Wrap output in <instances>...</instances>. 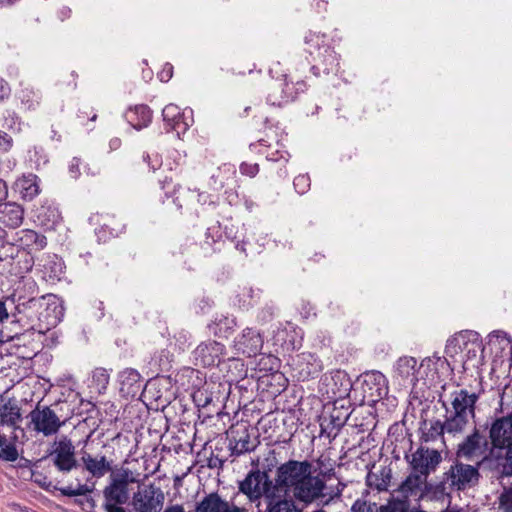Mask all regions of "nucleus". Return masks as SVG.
I'll return each mask as SVG.
<instances>
[{
  "label": "nucleus",
  "instance_id": "aec40b11",
  "mask_svg": "<svg viewBox=\"0 0 512 512\" xmlns=\"http://www.w3.org/2000/svg\"><path fill=\"white\" fill-rule=\"evenodd\" d=\"M14 189L22 199L32 200L40 193L39 178L35 174H27L18 178Z\"/></svg>",
  "mask_w": 512,
  "mask_h": 512
},
{
  "label": "nucleus",
  "instance_id": "423d86ee",
  "mask_svg": "<svg viewBox=\"0 0 512 512\" xmlns=\"http://www.w3.org/2000/svg\"><path fill=\"white\" fill-rule=\"evenodd\" d=\"M164 501L163 491L152 484L140 488L133 496V506L137 512H159Z\"/></svg>",
  "mask_w": 512,
  "mask_h": 512
},
{
  "label": "nucleus",
  "instance_id": "39448f33",
  "mask_svg": "<svg viewBox=\"0 0 512 512\" xmlns=\"http://www.w3.org/2000/svg\"><path fill=\"white\" fill-rule=\"evenodd\" d=\"M406 460L414 472H417L426 478L436 470L442 461L441 453L435 449L419 447L414 452L406 455Z\"/></svg>",
  "mask_w": 512,
  "mask_h": 512
},
{
  "label": "nucleus",
  "instance_id": "864d4df0",
  "mask_svg": "<svg viewBox=\"0 0 512 512\" xmlns=\"http://www.w3.org/2000/svg\"><path fill=\"white\" fill-rule=\"evenodd\" d=\"M122 505L123 504H103V508L106 512H126Z\"/></svg>",
  "mask_w": 512,
  "mask_h": 512
},
{
  "label": "nucleus",
  "instance_id": "f8f14e48",
  "mask_svg": "<svg viewBox=\"0 0 512 512\" xmlns=\"http://www.w3.org/2000/svg\"><path fill=\"white\" fill-rule=\"evenodd\" d=\"M224 353V345L213 340L199 344L193 352L196 364L209 367L218 364Z\"/></svg>",
  "mask_w": 512,
  "mask_h": 512
},
{
  "label": "nucleus",
  "instance_id": "bb28decb",
  "mask_svg": "<svg viewBox=\"0 0 512 512\" xmlns=\"http://www.w3.org/2000/svg\"><path fill=\"white\" fill-rule=\"evenodd\" d=\"M446 364L447 360L438 354L424 358L419 365V370L422 372L421 379L428 377L433 378V376L437 374L440 369H443Z\"/></svg>",
  "mask_w": 512,
  "mask_h": 512
},
{
  "label": "nucleus",
  "instance_id": "6ab92c4d",
  "mask_svg": "<svg viewBox=\"0 0 512 512\" xmlns=\"http://www.w3.org/2000/svg\"><path fill=\"white\" fill-rule=\"evenodd\" d=\"M478 396L466 390H460L453 394L452 409L449 412L474 417L475 403Z\"/></svg>",
  "mask_w": 512,
  "mask_h": 512
},
{
  "label": "nucleus",
  "instance_id": "79ce46f5",
  "mask_svg": "<svg viewBox=\"0 0 512 512\" xmlns=\"http://www.w3.org/2000/svg\"><path fill=\"white\" fill-rule=\"evenodd\" d=\"M18 458V451L14 445H5L2 446L0 451V459L13 462Z\"/></svg>",
  "mask_w": 512,
  "mask_h": 512
},
{
  "label": "nucleus",
  "instance_id": "cd10ccee",
  "mask_svg": "<svg viewBox=\"0 0 512 512\" xmlns=\"http://www.w3.org/2000/svg\"><path fill=\"white\" fill-rule=\"evenodd\" d=\"M472 418L473 417L449 412V410H447V417L444 422L446 433L452 435L462 433L466 429L470 419Z\"/></svg>",
  "mask_w": 512,
  "mask_h": 512
},
{
  "label": "nucleus",
  "instance_id": "7c9ffc66",
  "mask_svg": "<svg viewBox=\"0 0 512 512\" xmlns=\"http://www.w3.org/2000/svg\"><path fill=\"white\" fill-rule=\"evenodd\" d=\"M110 481L121 487L128 488L129 484L137 483L139 481V474L128 468L121 467L112 471Z\"/></svg>",
  "mask_w": 512,
  "mask_h": 512
},
{
  "label": "nucleus",
  "instance_id": "dca6fc26",
  "mask_svg": "<svg viewBox=\"0 0 512 512\" xmlns=\"http://www.w3.org/2000/svg\"><path fill=\"white\" fill-rule=\"evenodd\" d=\"M398 492L406 499L409 497L421 499L428 492L427 478L411 470V473L399 486Z\"/></svg>",
  "mask_w": 512,
  "mask_h": 512
},
{
  "label": "nucleus",
  "instance_id": "603ef678",
  "mask_svg": "<svg viewBox=\"0 0 512 512\" xmlns=\"http://www.w3.org/2000/svg\"><path fill=\"white\" fill-rule=\"evenodd\" d=\"M80 160L74 158L69 166V172L73 178H76L79 174Z\"/></svg>",
  "mask_w": 512,
  "mask_h": 512
},
{
  "label": "nucleus",
  "instance_id": "412c9836",
  "mask_svg": "<svg viewBox=\"0 0 512 512\" xmlns=\"http://www.w3.org/2000/svg\"><path fill=\"white\" fill-rule=\"evenodd\" d=\"M64 316V308L55 296L49 297L46 309L40 314V319L46 323V329L55 327Z\"/></svg>",
  "mask_w": 512,
  "mask_h": 512
},
{
  "label": "nucleus",
  "instance_id": "13d9d810",
  "mask_svg": "<svg viewBox=\"0 0 512 512\" xmlns=\"http://www.w3.org/2000/svg\"><path fill=\"white\" fill-rule=\"evenodd\" d=\"M111 147L117 148L120 145L119 139H114L110 142Z\"/></svg>",
  "mask_w": 512,
  "mask_h": 512
},
{
  "label": "nucleus",
  "instance_id": "2eb2a0df",
  "mask_svg": "<svg viewBox=\"0 0 512 512\" xmlns=\"http://www.w3.org/2000/svg\"><path fill=\"white\" fill-rule=\"evenodd\" d=\"M478 334L473 331H462L448 339L445 353L450 358H454L456 361H460L466 353L470 343H473Z\"/></svg>",
  "mask_w": 512,
  "mask_h": 512
},
{
  "label": "nucleus",
  "instance_id": "f3484780",
  "mask_svg": "<svg viewBox=\"0 0 512 512\" xmlns=\"http://www.w3.org/2000/svg\"><path fill=\"white\" fill-rule=\"evenodd\" d=\"M195 512H247V510L221 498L217 493H210L198 503Z\"/></svg>",
  "mask_w": 512,
  "mask_h": 512
},
{
  "label": "nucleus",
  "instance_id": "5fc2aeb1",
  "mask_svg": "<svg viewBox=\"0 0 512 512\" xmlns=\"http://www.w3.org/2000/svg\"><path fill=\"white\" fill-rule=\"evenodd\" d=\"M8 189L6 183L0 179V201H3L7 198Z\"/></svg>",
  "mask_w": 512,
  "mask_h": 512
},
{
  "label": "nucleus",
  "instance_id": "09e8293b",
  "mask_svg": "<svg viewBox=\"0 0 512 512\" xmlns=\"http://www.w3.org/2000/svg\"><path fill=\"white\" fill-rule=\"evenodd\" d=\"M173 75V67L167 63L163 66L162 70L158 73L161 82H168Z\"/></svg>",
  "mask_w": 512,
  "mask_h": 512
},
{
  "label": "nucleus",
  "instance_id": "de8ad7c7",
  "mask_svg": "<svg viewBox=\"0 0 512 512\" xmlns=\"http://www.w3.org/2000/svg\"><path fill=\"white\" fill-rule=\"evenodd\" d=\"M351 510L352 512H373L371 506L363 499H357Z\"/></svg>",
  "mask_w": 512,
  "mask_h": 512
},
{
  "label": "nucleus",
  "instance_id": "f704fd0d",
  "mask_svg": "<svg viewBox=\"0 0 512 512\" xmlns=\"http://www.w3.org/2000/svg\"><path fill=\"white\" fill-rule=\"evenodd\" d=\"M408 499L392 497L385 505L380 507V512H408Z\"/></svg>",
  "mask_w": 512,
  "mask_h": 512
},
{
  "label": "nucleus",
  "instance_id": "49530a36",
  "mask_svg": "<svg viewBox=\"0 0 512 512\" xmlns=\"http://www.w3.org/2000/svg\"><path fill=\"white\" fill-rule=\"evenodd\" d=\"M240 171L244 175L254 177L258 173L259 167L256 163H242L240 166Z\"/></svg>",
  "mask_w": 512,
  "mask_h": 512
},
{
  "label": "nucleus",
  "instance_id": "680f3d73",
  "mask_svg": "<svg viewBox=\"0 0 512 512\" xmlns=\"http://www.w3.org/2000/svg\"><path fill=\"white\" fill-rule=\"evenodd\" d=\"M310 41H312V39L307 36L306 37V42L309 43Z\"/></svg>",
  "mask_w": 512,
  "mask_h": 512
},
{
  "label": "nucleus",
  "instance_id": "473e14b6",
  "mask_svg": "<svg viewBox=\"0 0 512 512\" xmlns=\"http://www.w3.org/2000/svg\"><path fill=\"white\" fill-rule=\"evenodd\" d=\"M268 512H300L294 502L287 497L268 501Z\"/></svg>",
  "mask_w": 512,
  "mask_h": 512
},
{
  "label": "nucleus",
  "instance_id": "f257e3e1",
  "mask_svg": "<svg viewBox=\"0 0 512 512\" xmlns=\"http://www.w3.org/2000/svg\"><path fill=\"white\" fill-rule=\"evenodd\" d=\"M275 486L278 497H288L292 491L300 501L311 503L322 496L324 482L311 476V464L308 461L290 460L277 468Z\"/></svg>",
  "mask_w": 512,
  "mask_h": 512
},
{
  "label": "nucleus",
  "instance_id": "a878e982",
  "mask_svg": "<svg viewBox=\"0 0 512 512\" xmlns=\"http://www.w3.org/2000/svg\"><path fill=\"white\" fill-rule=\"evenodd\" d=\"M103 497V504H125L129 499V491L128 488L110 481L109 485L103 490Z\"/></svg>",
  "mask_w": 512,
  "mask_h": 512
},
{
  "label": "nucleus",
  "instance_id": "5701e85b",
  "mask_svg": "<svg viewBox=\"0 0 512 512\" xmlns=\"http://www.w3.org/2000/svg\"><path fill=\"white\" fill-rule=\"evenodd\" d=\"M23 209L16 203H4L0 205V221L11 228H16L22 224Z\"/></svg>",
  "mask_w": 512,
  "mask_h": 512
},
{
  "label": "nucleus",
  "instance_id": "0eeeda50",
  "mask_svg": "<svg viewBox=\"0 0 512 512\" xmlns=\"http://www.w3.org/2000/svg\"><path fill=\"white\" fill-rule=\"evenodd\" d=\"M30 418L34 430L45 436L56 434L64 424V421H61L56 413L49 407H37L31 411Z\"/></svg>",
  "mask_w": 512,
  "mask_h": 512
},
{
  "label": "nucleus",
  "instance_id": "20e7f679",
  "mask_svg": "<svg viewBox=\"0 0 512 512\" xmlns=\"http://www.w3.org/2000/svg\"><path fill=\"white\" fill-rule=\"evenodd\" d=\"M457 455L474 462L495 461L490 456V443L478 430H475L459 444Z\"/></svg>",
  "mask_w": 512,
  "mask_h": 512
},
{
  "label": "nucleus",
  "instance_id": "c756f323",
  "mask_svg": "<svg viewBox=\"0 0 512 512\" xmlns=\"http://www.w3.org/2000/svg\"><path fill=\"white\" fill-rule=\"evenodd\" d=\"M256 446L257 441L255 438L251 437L247 428H243L241 431H237V438L235 439V444L233 447V451L236 454L250 452L254 450Z\"/></svg>",
  "mask_w": 512,
  "mask_h": 512
},
{
  "label": "nucleus",
  "instance_id": "6e6d98bb",
  "mask_svg": "<svg viewBox=\"0 0 512 512\" xmlns=\"http://www.w3.org/2000/svg\"><path fill=\"white\" fill-rule=\"evenodd\" d=\"M8 317L9 313L6 309L5 303L0 301V322L5 321L6 319H8Z\"/></svg>",
  "mask_w": 512,
  "mask_h": 512
},
{
  "label": "nucleus",
  "instance_id": "2f4dec72",
  "mask_svg": "<svg viewBox=\"0 0 512 512\" xmlns=\"http://www.w3.org/2000/svg\"><path fill=\"white\" fill-rule=\"evenodd\" d=\"M391 481L390 470L383 469L380 473H368L366 483L369 487L378 491H386Z\"/></svg>",
  "mask_w": 512,
  "mask_h": 512
},
{
  "label": "nucleus",
  "instance_id": "8fccbe9b",
  "mask_svg": "<svg viewBox=\"0 0 512 512\" xmlns=\"http://www.w3.org/2000/svg\"><path fill=\"white\" fill-rule=\"evenodd\" d=\"M10 95V87L6 81L0 79V101L4 100Z\"/></svg>",
  "mask_w": 512,
  "mask_h": 512
},
{
  "label": "nucleus",
  "instance_id": "ddd939ff",
  "mask_svg": "<svg viewBox=\"0 0 512 512\" xmlns=\"http://www.w3.org/2000/svg\"><path fill=\"white\" fill-rule=\"evenodd\" d=\"M263 346V339L259 332L252 328H246L236 337L234 348L238 354L248 357L257 355Z\"/></svg>",
  "mask_w": 512,
  "mask_h": 512
},
{
  "label": "nucleus",
  "instance_id": "4c0bfd02",
  "mask_svg": "<svg viewBox=\"0 0 512 512\" xmlns=\"http://www.w3.org/2000/svg\"><path fill=\"white\" fill-rule=\"evenodd\" d=\"M294 98H295V96L292 94L291 85L289 83H285V90H283V95L281 96V98L278 99V97H276V95L274 93H272L268 96V101L272 105L280 106L284 103L292 101Z\"/></svg>",
  "mask_w": 512,
  "mask_h": 512
},
{
  "label": "nucleus",
  "instance_id": "1a4fd4ad",
  "mask_svg": "<svg viewBox=\"0 0 512 512\" xmlns=\"http://www.w3.org/2000/svg\"><path fill=\"white\" fill-rule=\"evenodd\" d=\"M447 475L451 486L458 490H464L473 486L479 478V472L476 467L463 463L452 465Z\"/></svg>",
  "mask_w": 512,
  "mask_h": 512
},
{
  "label": "nucleus",
  "instance_id": "c85d7f7f",
  "mask_svg": "<svg viewBox=\"0 0 512 512\" xmlns=\"http://www.w3.org/2000/svg\"><path fill=\"white\" fill-rule=\"evenodd\" d=\"M511 342L512 340L510 336L506 332L501 330L491 332L487 338L488 347L492 351H495L496 353L502 352L506 349H510Z\"/></svg>",
  "mask_w": 512,
  "mask_h": 512
},
{
  "label": "nucleus",
  "instance_id": "bf43d9fd",
  "mask_svg": "<svg viewBox=\"0 0 512 512\" xmlns=\"http://www.w3.org/2000/svg\"><path fill=\"white\" fill-rule=\"evenodd\" d=\"M6 443V438L5 436H1L0 435V447L4 446V444Z\"/></svg>",
  "mask_w": 512,
  "mask_h": 512
},
{
  "label": "nucleus",
  "instance_id": "c9c22d12",
  "mask_svg": "<svg viewBox=\"0 0 512 512\" xmlns=\"http://www.w3.org/2000/svg\"><path fill=\"white\" fill-rule=\"evenodd\" d=\"M22 240H24L27 245H34L38 249H43L47 244L45 236L30 229L23 231Z\"/></svg>",
  "mask_w": 512,
  "mask_h": 512
},
{
  "label": "nucleus",
  "instance_id": "f03ea898",
  "mask_svg": "<svg viewBox=\"0 0 512 512\" xmlns=\"http://www.w3.org/2000/svg\"><path fill=\"white\" fill-rule=\"evenodd\" d=\"M239 491L251 502L259 501L262 497L268 501L279 499L275 483L266 472L260 470L250 471L245 479L239 482Z\"/></svg>",
  "mask_w": 512,
  "mask_h": 512
},
{
  "label": "nucleus",
  "instance_id": "58836bf2",
  "mask_svg": "<svg viewBox=\"0 0 512 512\" xmlns=\"http://www.w3.org/2000/svg\"><path fill=\"white\" fill-rule=\"evenodd\" d=\"M444 432H446L445 423H441L440 421L430 422L429 428H427V432H425V440H432L442 435Z\"/></svg>",
  "mask_w": 512,
  "mask_h": 512
},
{
  "label": "nucleus",
  "instance_id": "6e6552de",
  "mask_svg": "<svg viewBox=\"0 0 512 512\" xmlns=\"http://www.w3.org/2000/svg\"><path fill=\"white\" fill-rule=\"evenodd\" d=\"M191 109L180 110L175 104H168L162 111L164 122L176 132L178 136L184 134L193 123Z\"/></svg>",
  "mask_w": 512,
  "mask_h": 512
},
{
  "label": "nucleus",
  "instance_id": "052dcab7",
  "mask_svg": "<svg viewBox=\"0 0 512 512\" xmlns=\"http://www.w3.org/2000/svg\"><path fill=\"white\" fill-rule=\"evenodd\" d=\"M157 167H159V163L158 162L156 164L152 165L153 170L157 169Z\"/></svg>",
  "mask_w": 512,
  "mask_h": 512
},
{
  "label": "nucleus",
  "instance_id": "a18cd8bd",
  "mask_svg": "<svg viewBox=\"0 0 512 512\" xmlns=\"http://www.w3.org/2000/svg\"><path fill=\"white\" fill-rule=\"evenodd\" d=\"M94 489V484H79L75 489H70L66 491V494L71 496H82L92 492Z\"/></svg>",
  "mask_w": 512,
  "mask_h": 512
},
{
  "label": "nucleus",
  "instance_id": "9d476101",
  "mask_svg": "<svg viewBox=\"0 0 512 512\" xmlns=\"http://www.w3.org/2000/svg\"><path fill=\"white\" fill-rule=\"evenodd\" d=\"M54 464L60 471H71L76 467L75 448L71 440L63 437L54 443L52 452Z\"/></svg>",
  "mask_w": 512,
  "mask_h": 512
},
{
  "label": "nucleus",
  "instance_id": "4be33fe9",
  "mask_svg": "<svg viewBox=\"0 0 512 512\" xmlns=\"http://www.w3.org/2000/svg\"><path fill=\"white\" fill-rule=\"evenodd\" d=\"M127 121L137 130L147 127L152 120V111L146 105H136L127 110Z\"/></svg>",
  "mask_w": 512,
  "mask_h": 512
},
{
  "label": "nucleus",
  "instance_id": "b1692460",
  "mask_svg": "<svg viewBox=\"0 0 512 512\" xmlns=\"http://www.w3.org/2000/svg\"><path fill=\"white\" fill-rule=\"evenodd\" d=\"M466 353L459 362L463 364L465 370L478 368L483 361V345L479 336L473 343H470Z\"/></svg>",
  "mask_w": 512,
  "mask_h": 512
},
{
  "label": "nucleus",
  "instance_id": "ea45409f",
  "mask_svg": "<svg viewBox=\"0 0 512 512\" xmlns=\"http://www.w3.org/2000/svg\"><path fill=\"white\" fill-rule=\"evenodd\" d=\"M500 407L502 412H506L505 417L512 418V388L505 389L500 400Z\"/></svg>",
  "mask_w": 512,
  "mask_h": 512
},
{
  "label": "nucleus",
  "instance_id": "72a5a7b5",
  "mask_svg": "<svg viewBox=\"0 0 512 512\" xmlns=\"http://www.w3.org/2000/svg\"><path fill=\"white\" fill-rule=\"evenodd\" d=\"M119 382L121 384V389L124 390L127 387L128 392H130V388L139 384L140 382V374L132 368H127L120 372L119 374Z\"/></svg>",
  "mask_w": 512,
  "mask_h": 512
},
{
  "label": "nucleus",
  "instance_id": "7ed1b4c3",
  "mask_svg": "<svg viewBox=\"0 0 512 512\" xmlns=\"http://www.w3.org/2000/svg\"><path fill=\"white\" fill-rule=\"evenodd\" d=\"M490 456L499 462L503 452L512 445V418L500 417L494 420L489 429Z\"/></svg>",
  "mask_w": 512,
  "mask_h": 512
},
{
  "label": "nucleus",
  "instance_id": "393cba45",
  "mask_svg": "<svg viewBox=\"0 0 512 512\" xmlns=\"http://www.w3.org/2000/svg\"><path fill=\"white\" fill-rule=\"evenodd\" d=\"M20 421V408L16 403L9 400L0 405V425H7L13 428H17Z\"/></svg>",
  "mask_w": 512,
  "mask_h": 512
},
{
  "label": "nucleus",
  "instance_id": "4d7b16f0",
  "mask_svg": "<svg viewBox=\"0 0 512 512\" xmlns=\"http://www.w3.org/2000/svg\"><path fill=\"white\" fill-rule=\"evenodd\" d=\"M163 512H185L184 507L179 504L171 505L166 507Z\"/></svg>",
  "mask_w": 512,
  "mask_h": 512
},
{
  "label": "nucleus",
  "instance_id": "c03bdc74",
  "mask_svg": "<svg viewBox=\"0 0 512 512\" xmlns=\"http://www.w3.org/2000/svg\"><path fill=\"white\" fill-rule=\"evenodd\" d=\"M499 461L504 462L503 468L508 475H512V445L503 452V458Z\"/></svg>",
  "mask_w": 512,
  "mask_h": 512
},
{
  "label": "nucleus",
  "instance_id": "e2e57ef3",
  "mask_svg": "<svg viewBox=\"0 0 512 512\" xmlns=\"http://www.w3.org/2000/svg\"><path fill=\"white\" fill-rule=\"evenodd\" d=\"M214 333L215 334H221V329L219 331L215 330Z\"/></svg>",
  "mask_w": 512,
  "mask_h": 512
},
{
  "label": "nucleus",
  "instance_id": "4468645a",
  "mask_svg": "<svg viewBox=\"0 0 512 512\" xmlns=\"http://www.w3.org/2000/svg\"><path fill=\"white\" fill-rule=\"evenodd\" d=\"M84 469L94 478H102L112 471V461L101 454H92L86 450L81 452Z\"/></svg>",
  "mask_w": 512,
  "mask_h": 512
},
{
  "label": "nucleus",
  "instance_id": "e433bc0d",
  "mask_svg": "<svg viewBox=\"0 0 512 512\" xmlns=\"http://www.w3.org/2000/svg\"><path fill=\"white\" fill-rule=\"evenodd\" d=\"M92 381L93 383H96L97 390L101 392L102 390L106 389L108 383H109V374L107 370L103 368H97L94 370L92 375Z\"/></svg>",
  "mask_w": 512,
  "mask_h": 512
},
{
  "label": "nucleus",
  "instance_id": "37998d69",
  "mask_svg": "<svg viewBox=\"0 0 512 512\" xmlns=\"http://www.w3.org/2000/svg\"><path fill=\"white\" fill-rule=\"evenodd\" d=\"M294 187L299 194H303L310 186V180L307 175H299L294 179Z\"/></svg>",
  "mask_w": 512,
  "mask_h": 512
},
{
  "label": "nucleus",
  "instance_id": "a211bd4d",
  "mask_svg": "<svg viewBox=\"0 0 512 512\" xmlns=\"http://www.w3.org/2000/svg\"><path fill=\"white\" fill-rule=\"evenodd\" d=\"M363 383L368 387V396L372 401H377L388 393L387 379L385 375L379 371L365 373Z\"/></svg>",
  "mask_w": 512,
  "mask_h": 512
},
{
  "label": "nucleus",
  "instance_id": "9b49d317",
  "mask_svg": "<svg viewBox=\"0 0 512 512\" xmlns=\"http://www.w3.org/2000/svg\"><path fill=\"white\" fill-rule=\"evenodd\" d=\"M422 372L414 357H400L394 365V377L402 385H414L421 379Z\"/></svg>",
  "mask_w": 512,
  "mask_h": 512
},
{
  "label": "nucleus",
  "instance_id": "a19ab883",
  "mask_svg": "<svg viewBox=\"0 0 512 512\" xmlns=\"http://www.w3.org/2000/svg\"><path fill=\"white\" fill-rule=\"evenodd\" d=\"M499 505L504 512H512V487L503 490L499 497Z\"/></svg>",
  "mask_w": 512,
  "mask_h": 512
},
{
  "label": "nucleus",
  "instance_id": "3c124183",
  "mask_svg": "<svg viewBox=\"0 0 512 512\" xmlns=\"http://www.w3.org/2000/svg\"><path fill=\"white\" fill-rule=\"evenodd\" d=\"M11 144V138L6 133L0 132V147L4 150H8Z\"/></svg>",
  "mask_w": 512,
  "mask_h": 512
}]
</instances>
